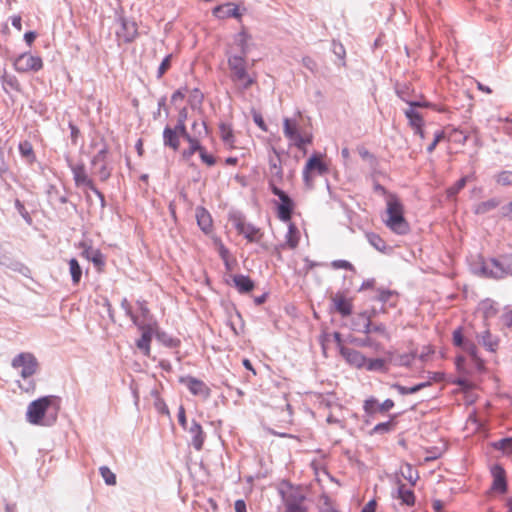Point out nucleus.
I'll use <instances>...</instances> for the list:
<instances>
[{
	"label": "nucleus",
	"mask_w": 512,
	"mask_h": 512,
	"mask_svg": "<svg viewBox=\"0 0 512 512\" xmlns=\"http://www.w3.org/2000/svg\"><path fill=\"white\" fill-rule=\"evenodd\" d=\"M98 175L102 181H105L110 177V171L107 169L105 163L100 167Z\"/></svg>",
	"instance_id": "63"
},
{
	"label": "nucleus",
	"mask_w": 512,
	"mask_h": 512,
	"mask_svg": "<svg viewBox=\"0 0 512 512\" xmlns=\"http://www.w3.org/2000/svg\"><path fill=\"white\" fill-rule=\"evenodd\" d=\"M219 135L222 142L229 148H235V136L231 124L222 122L219 124Z\"/></svg>",
	"instance_id": "25"
},
{
	"label": "nucleus",
	"mask_w": 512,
	"mask_h": 512,
	"mask_svg": "<svg viewBox=\"0 0 512 512\" xmlns=\"http://www.w3.org/2000/svg\"><path fill=\"white\" fill-rule=\"evenodd\" d=\"M369 242L378 250H383L385 248V243L383 239L377 234H370L368 236Z\"/></svg>",
	"instance_id": "49"
},
{
	"label": "nucleus",
	"mask_w": 512,
	"mask_h": 512,
	"mask_svg": "<svg viewBox=\"0 0 512 512\" xmlns=\"http://www.w3.org/2000/svg\"><path fill=\"white\" fill-rule=\"evenodd\" d=\"M12 366L20 372L22 377L27 378L36 372L38 363L33 354H18L13 359Z\"/></svg>",
	"instance_id": "12"
},
{
	"label": "nucleus",
	"mask_w": 512,
	"mask_h": 512,
	"mask_svg": "<svg viewBox=\"0 0 512 512\" xmlns=\"http://www.w3.org/2000/svg\"><path fill=\"white\" fill-rule=\"evenodd\" d=\"M377 501L375 499L370 500L365 506L362 508L361 512H376Z\"/></svg>",
	"instance_id": "60"
},
{
	"label": "nucleus",
	"mask_w": 512,
	"mask_h": 512,
	"mask_svg": "<svg viewBox=\"0 0 512 512\" xmlns=\"http://www.w3.org/2000/svg\"><path fill=\"white\" fill-rule=\"evenodd\" d=\"M189 433L192 436V444L194 448L200 451L205 441V434L203 432L201 425L193 421L189 428Z\"/></svg>",
	"instance_id": "26"
},
{
	"label": "nucleus",
	"mask_w": 512,
	"mask_h": 512,
	"mask_svg": "<svg viewBox=\"0 0 512 512\" xmlns=\"http://www.w3.org/2000/svg\"><path fill=\"white\" fill-rule=\"evenodd\" d=\"M234 507H235V512H247L246 504H245L244 500H242V499L236 500Z\"/></svg>",
	"instance_id": "64"
},
{
	"label": "nucleus",
	"mask_w": 512,
	"mask_h": 512,
	"mask_svg": "<svg viewBox=\"0 0 512 512\" xmlns=\"http://www.w3.org/2000/svg\"><path fill=\"white\" fill-rule=\"evenodd\" d=\"M405 209L396 194L387 195L384 224L393 233L405 235L410 231V225L404 216Z\"/></svg>",
	"instance_id": "1"
},
{
	"label": "nucleus",
	"mask_w": 512,
	"mask_h": 512,
	"mask_svg": "<svg viewBox=\"0 0 512 512\" xmlns=\"http://www.w3.org/2000/svg\"><path fill=\"white\" fill-rule=\"evenodd\" d=\"M234 224L238 233L243 235L248 241L254 242L260 239V230L255 228L253 225L246 223L241 218H236Z\"/></svg>",
	"instance_id": "18"
},
{
	"label": "nucleus",
	"mask_w": 512,
	"mask_h": 512,
	"mask_svg": "<svg viewBox=\"0 0 512 512\" xmlns=\"http://www.w3.org/2000/svg\"><path fill=\"white\" fill-rule=\"evenodd\" d=\"M107 156V149L100 150L92 159V164L95 165L98 162L105 163Z\"/></svg>",
	"instance_id": "58"
},
{
	"label": "nucleus",
	"mask_w": 512,
	"mask_h": 512,
	"mask_svg": "<svg viewBox=\"0 0 512 512\" xmlns=\"http://www.w3.org/2000/svg\"><path fill=\"white\" fill-rule=\"evenodd\" d=\"M502 321L506 327L512 329V310H509L503 314Z\"/></svg>",
	"instance_id": "62"
},
{
	"label": "nucleus",
	"mask_w": 512,
	"mask_h": 512,
	"mask_svg": "<svg viewBox=\"0 0 512 512\" xmlns=\"http://www.w3.org/2000/svg\"><path fill=\"white\" fill-rule=\"evenodd\" d=\"M500 204V201L497 199H489L487 201H483L476 205L475 213L476 214H485L493 209H495Z\"/></svg>",
	"instance_id": "37"
},
{
	"label": "nucleus",
	"mask_w": 512,
	"mask_h": 512,
	"mask_svg": "<svg viewBox=\"0 0 512 512\" xmlns=\"http://www.w3.org/2000/svg\"><path fill=\"white\" fill-rule=\"evenodd\" d=\"M197 223L201 230L205 233H209L212 230L213 222L209 212L203 208H197L196 210Z\"/></svg>",
	"instance_id": "28"
},
{
	"label": "nucleus",
	"mask_w": 512,
	"mask_h": 512,
	"mask_svg": "<svg viewBox=\"0 0 512 512\" xmlns=\"http://www.w3.org/2000/svg\"><path fill=\"white\" fill-rule=\"evenodd\" d=\"M481 271L484 276L495 279H502L512 275L511 264L504 265L495 258L490 259L489 262L483 263Z\"/></svg>",
	"instance_id": "11"
},
{
	"label": "nucleus",
	"mask_w": 512,
	"mask_h": 512,
	"mask_svg": "<svg viewBox=\"0 0 512 512\" xmlns=\"http://www.w3.org/2000/svg\"><path fill=\"white\" fill-rule=\"evenodd\" d=\"M271 178L269 180V187L271 192L279 198L277 203V217L283 222H290L293 211L295 209V202L278 187V183L282 180V168L276 164L271 166Z\"/></svg>",
	"instance_id": "3"
},
{
	"label": "nucleus",
	"mask_w": 512,
	"mask_h": 512,
	"mask_svg": "<svg viewBox=\"0 0 512 512\" xmlns=\"http://www.w3.org/2000/svg\"><path fill=\"white\" fill-rule=\"evenodd\" d=\"M55 406V397L44 396L28 405L26 412V419L33 425H49L50 422L46 420V415L51 408Z\"/></svg>",
	"instance_id": "5"
},
{
	"label": "nucleus",
	"mask_w": 512,
	"mask_h": 512,
	"mask_svg": "<svg viewBox=\"0 0 512 512\" xmlns=\"http://www.w3.org/2000/svg\"><path fill=\"white\" fill-rule=\"evenodd\" d=\"M331 311L340 314L343 318L349 317L353 312V298L347 293L338 291L330 296Z\"/></svg>",
	"instance_id": "10"
},
{
	"label": "nucleus",
	"mask_w": 512,
	"mask_h": 512,
	"mask_svg": "<svg viewBox=\"0 0 512 512\" xmlns=\"http://www.w3.org/2000/svg\"><path fill=\"white\" fill-rule=\"evenodd\" d=\"M393 298H396V295L394 292L390 290H381L378 293L377 300L380 302H389Z\"/></svg>",
	"instance_id": "51"
},
{
	"label": "nucleus",
	"mask_w": 512,
	"mask_h": 512,
	"mask_svg": "<svg viewBox=\"0 0 512 512\" xmlns=\"http://www.w3.org/2000/svg\"><path fill=\"white\" fill-rule=\"evenodd\" d=\"M171 60H172V54H169L167 55L161 62L159 68H158V72H157V77L158 78H161L171 67Z\"/></svg>",
	"instance_id": "44"
},
{
	"label": "nucleus",
	"mask_w": 512,
	"mask_h": 512,
	"mask_svg": "<svg viewBox=\"0 0 512 512\" xmlns=\"http://www.w3.org/2000/svg\"><path fill=\"white\" fill-rule=\"evenodd\" d=\"M141 312L143 314V317L146 321H141L138 316L133 317L134 323L138 326V328L141 331V337L137 340V348L140 350H146L148 351L150 349V343L153 334L157 331V323L155 320L152 319V317H149V310L141 306Z\"/></svg>",
	"instance_id": "6"
},
{
	"label": "nucleus",
	"mask_w": 512,
	"mask_h": 512,
	"mask_svg": "<svg viewBox=\"0 0 512 512\" xmlns=\"http://www.w3.org/2000/svg\"><path fill=\"white\" fill-rule=\"evenodd\" d=\"M478 342L490 352H495L498 348V340L492 336L489 330H485L478 335Z\"/></svg>",
	"instance_id": "31"
},
{
	"label": "nucleus",
	"mask_w": 512,
	"mask_h": 512,
	"mask_svg": "<svg viewBox=\"0 0 512 512\" xmlns=\"http://www.w3.org/2000/svg\"><path fill=\"white\" fill-rule=\"evenodd\" d=\"M99 472L107 485L116 484V475L107 466H101Z\"/></svg>",
	"instance_id": "40"
},
{
	"label": "nucleus",
	"mask_w": 512,
	"mask_h": 512,
	"mask_svg": "<svg viewBox=\"0 0 512 512\" xmlns=\"http://www.w3.org/2000/svg\"><path fill=\"white\" fill-rule=\"evenodd\" d=\"M453 343L456 347L462 348L464 343V336L462 332V328H457L453 332Z\"/></svg>",
	"instance_id": "50"
},
{
	"label": "nucleus",
	"mask_w": 512,
	"mask_h": 512,
	"mask_svg": "<svg viewBox=\"0 0 512 512\" xmlns=\"http://www.w3.org/2000/svg\"><path fill=\"white\" fill-rule=\"evenodd\" d=\"M326 421L328 424H337L340 427H343L344 416L342 406L338 404L332 405L331 411L328 413L326 417Z\"/></svg>",
	"instance_id": "32"
},
{
	"label": "nucleus",
	"mask_w": 512,
	"mask_h": 512,
	"mask_svg": "<svg viewBox=\"0 0 512 512\" xmlns=\"http://www.w3.org/2000/svg\"><path fill=\"white\" fill-rule=\"evenodd\" d=\"M230 79L241 89L247 90L256 83V75L249 74L245 56L228 57Z\"/></svg>",
	"instance_id": "4"
},
{
	"label": "nucleus",
	"mask_w": 512,
	"mask_h": 512,
	"mask_svg": "<svg viewBox=\"0 0 512 512\" xmlns=\"http://www.w3.org/2000/svg\"><path fill=\"white\" fill-rule=\"evenodd\" d=\"M250 40V36L245 31H241L238 34V44L241 48V53L245 56L248 52V42Z\"/></svg>",
	"instance_id": "43"
},
{
	"label": "nucleus",
	"mask_w": 512,
	"mask_h": 512,
	"mask_svg": "<svg viewBox=\"0 0 512 512\" xmlns=\"http://www.w3.org/2000/svg\"><path fill=\"white\" fill-rule=\"evenodd\" d=\"M495 447L497 449H500V450L504 451V452H512V437L511 438H504V439L499 440L495 444Z\"/></svg>",
	"instance_id": "48"
},
{
	"label": "nucleus",
	"mask_w": 512,
	"mask_h": 512,
	"mask_svg": "<svg viewBox=\"0 0 512 512\" xmlns=\"http://www.w3.org/2000/svg\"><path fill=\"white\" fill-rule=\"evenodd\" d=\"M359 317H361L363 320L366 321L365 325H364V331L365 333L367 334H370L372 332H380L382 333L384 336H386L385 334V329L383 326H380V325H373L371 323V315L368 313V312H362L359 314Z\"/></svg>",
	"instance_id": "36"
},
{
	"label": "nucleus",
	"mask_w": 512,
	"mask_h": 512,
	"mask_svg": "<svg viewBox=\"0 0 512 512\" xmlns=\"http://www.w3.org/2000/svg\"><path fill=\"white\" fill-rule=\"evenodd\" d=\"M119 36L124 39L125 42L130 43L138 36V26L135 21L123 19L122 20V31Z\"/></svg>",
	"instance_id": "24"
},
{
	"label": "nucleus",
	"mask_w": 512,
	"mask_h": 512,
	"mask_svg": "<svg viewBox=\"0 0 512 512\" xmlns=\"http://www.w3.org/2000/svg\"><path fill=\"white\" fill-rule=\"evenodd\" d=\"M400 500L402 505H406L409 507L414 506L416 497L412 490V487H408L406 484L398 481V489H397V497Z\"/></svg>",
	"instance_id": "22"
},
{
	"label": "nucleus",
	"mask_w": 512,
	"mask_h": 512,
	"mask_svg": "<svg viewBox=\"0 0 512 512\" xmlns=\"http://www.w3.org/2000/svg\"><path fill=\"white\" fill-rule=\"evenodd\" d=\"M1 80H2V85H3L4 90H6V91L12 90V91H16V92L20 91V89H21L20 82L16 76L5 72L2 75Z\"/></svg>",
	"instance_id": "35"
},
{
	"label": "nucleus",
	"mask_w": 512,
	"mask_h": 512,
	"mask_svg": "<svg viewBox=\"0 0 512 512\" xmlns=\"http://www.w3.org/2000/svg\"><path fill=\"white\" fill-rule=\"evenodd\" d=\"M19 151L23 157H26L31 162L35 158L32 144L29 141H23L19 144Z\"/></svg>",
	"instance_id": "39"
},
{
	"label": "nucleus",
	"mask_w": 512,
	"mask_h": 512,
	"mask_svg": "<svg viewBox=\"0 0 512 512\" xmlns=\"http://www.w3.org/2000/svg\"><path fill=\"white\" fill-rule=\"evenodd\" d=\"M466 183H467V177H462L452 187H450L448 189V191H447L448 195L449 196L456 195L461 189H463L465 187Z\"/></svg>",
	"instance_id": "45"
},
{
	"label": "nucleus",
	"mask_w": 512,
	"mask_h": 512,
	"mask_svg": "<svg viewBox=\"0 0 512 512\" xmlns=\"http://www.w3.org/2000/svg\"><path fill=\"white\" fill-rule=\"evenodd\" d=\"M199 156H200L201 160H202L205 164H207L208 166H213V165L216 163V160H215L214 156H212V155L208 154V153L206 152V149H205V148H203V149L201 150V152L199 153Z\"/></svg>",
	"instance_id": "53"
},
{
	"label": "nucleus",
	"mask_w": 512,
	"mask_h": 512,
	"mask_svg": "<svg viewBox=\"0 0 512 512\" xmlns=\"http://www.w3.org/2000/svg\"><path fill=\"white\" fill-rule=\"evenodd\" d=\"M285 239H286V245L290 249H295L298 246L299 240H300V232L295 224H293V223L289 224Z\"/></svg>",
	"instance_id": "34"
},
{
	"label": "nucleus",
	"mask_w": 512,
	"mask_h": 512,
	"mask_svg": "<svg viewBox=\"0 0 512 512\" xmlns=\"http://www.w3.org/2000/svg\"><path fill=\"white\" fill-rule=\"evenodd\" d=\"M301 112H297L294 117L283 119V134L288 140L290 146L306 153L307 146L313 142V133L306 127L301 126Z\"/></svg>",
	"instance_id": "2"
},
{
	"label": "nucleus",
	"mask_w": 512,
	"mask_h": 512,
	"mask_svg": "<svg viewBox=\"0 0 512 512\" xmlns=\"http://www.w3.org/2000/svg\"><path fill=\"white\" fill-rule=\"evenodd\" d=\"M187 116H188V111L186 108H183L180 110L179 114H178V120H177V127H178V131L181 132V134H186L187 132V128H186V120H187Z\"/></svg>",
	"instance_id": "42"
},
{
	"label": "nucleus",
	"mask_w": 512,
	"mask_h": 512,
	"mask_svg": "<svg viewBox=\"0 0 512 512\" xmlns=\"http://www.w3.org/2000/svg\"><path fill=\"white\" fill-rule=\"evenodd\" d=\"M404 114L409 121V126L412 129L419 128V126L425 125L422 115L418 111H416L414 108L409 107L408 109H406L404 111Z\"/></svg>",
	"instance_id": "33"
},
{
	"label": "nucleus",
	"mask_w": 512,
	"mask_h": 512,
	"mask_svg": "<svg viewBox=\"0 0 512 512\" xmlns=\"http://www.w3.org/2000/svg\"><path fill=\"white\" fill-rule=\"evenodd\" d=\"M346 361L359 369H365L367 371H384L386 364L384 360L375 358L368 359L365 354H342Z\"/></svg>",
	"instance_id": "8"
},
{
	"label": "nucleus",
	"mask_w": 512,
	"mask_h": 512,
	"mask_svg": "<svg viewBox=\"0 0 512 512\" xmlns=\"http://www.w3.org/2000/svg\"><path fill=\"white\" fill-rule=\"evenodd\" d=\"M43 66L42 58L30 52L20 54L13 61V67L18 73H36L42 70Z\"/></svg>",
	"instance_id": "7"
},
{
	"label": "nucleus",
	"mask_w": 512,
	"mask_h": 512,
	"mask_svg": "<svg viewBox=\"0 0 512 512\" xmlns=\"http://www.w3.org/2000/svg\"><path fill=\"white\" fill-rule=\"evenodd\" d=\"M328 172L327 165L322 161L321 155L311 156L303 170V180L309 188L313 186L314 174L323 175Z\"/></svg>",
	"instance_id": "9"
},
{
	"label": "nucleus",
	"mask_w": 512,
	"mask_h": 512,
	"mask_svg": "<svg viewBox=\"0 0 512 512\" xmlns=\"http://www.w3.org/2000/svg\"><path fill=\"white\" fill-rule=\"evenodd\" d=\"M331 267L334 269H344L354 271V266L347 260H334L331 262Z\"/></svg>",
	"instance_id": "46"
},
{
	"label": "nucleus",
	"mask_w": 512,
	"mask_h": 512,
	"mask_svg": "<svg viewBox=\"0 0 512 512\" xmlns=\"http://www.w3.org/2000/svg\"><path fill=\"white\" fill-rule=\"evenodd\" d=\"M491 474L493 477V482L491 489L498 493H505L507 491V481H506V472L505 470L499 466L494 465L491 468Z\"/></svg>",
	"instance_id": "19"
},
{
	"label": "nucleus",
	"mask_w": 512,
	"mask_h": 512,
	"mask_svg": "<svg viewBox=\"0 0 512 512\" xmlns=\"http://www.w3.org/2000/svg\"><path fill=\"white\" fill-rule=\"evenodd\" d=\"M69 268L73 283L78 284L82 276V269L75 258L69 261Z\"/></svg>",
	"instance_id": "38"
},
{
	"label": "nucleus",
	"mask_w": 512,
	"mask_h": 512,
	"mask_svg": "<svg viewBox=\"0 0 512 512\" xmlns=\"http://www.w3.org/2000/svg\"><path fill=\"white\" fill-rule=\"evenodd\" d=\"M305 496L301 493H291L284 500L285 512H307Z\"/></svg>",
	"instance_id": "17"
},
{
	"label": "nucleus",
	"mask_w": 512,
	"mask_h": 512,
	"mask_svg": "<svg viewBox=\"0 0 512 512\" xmlns=\"http://www.w3.org/2000/svg\"><path fill=\"white\" fill-rule=\"evenodd\" d=\"M321 345L324 351L327 350H339L343 352L340 333H323L321 336Z\"/></svg>",
	"instance_id": "23"
},
{
	"label": "nucleus",
	"mask_w": 512,
	"mask_h": 512,
	"mask_svg": "<svg viewBox=\"0 0 512 512\" xmlns=\"http://www.w3.org/2000/svg\"><path fill=\"white\" fill-rule=\"evenodd\" d=\"M253 120H254L255 124H256V125H257L261 130H262V131H265V132L267 131V126H266V124H265V122H264V119H263V117L261 116V114H260V113L255 112V113L253 114Z\"/></svg>",
	"instance_id": "57"
},
{
	"label": "nucleus",
	"mask_w": 512,
	"mask_h": 512,
	"mask_svg": "<svg viewBox=\"0 0 512 512\" xmlns=\"http://www.w3.org/2000/svg\"><path fill=\"white\" fill-rule=\"evenodd\" d=\"M178 421H179V424L183 428H186V426H187V419H186V415H185V409H184L183 406H180V408H179Z\"/></svg>",
	"instance_id": "61"
},
{
	"label": "nucleus",
	"mask_w": 512,
	"mask_h": 512,
	"mask_svg": "<svg viewBox=\"0 0 512 512\" xmlns=\"http://www.w3.org/2000/svg\"><path fill=\"white\" fill-rule=\"evenodd\" d=\"M407 104H409L410 107L412 108H416V107H422V108H435V104L431 103V102H428L426 100H422V101H407V100H404Z\"/></svg>",
	"instance_id": "52"
},
{
	"label": "nucleus",
	"mask_w": 512,
	"mask_h": 512,
	"mask_svg": "<svg viewBox=\"0 0 512 512\" xmlns=\"http://www.w3.org/2000/svg\"><path fill=\"white\" fill-rule=\"evenodd\" d=\"M213 15L220 19L237 18L240 19L242 14L239 12L237 5L233 3H226L218 5L213 9Z\"/></svg>",
	"instance_id": "20"
},
{
	"label": "nucleus",
	"mask_w": 512,
	"mask_h": 512,
	"mask_svg": "<svg viewBox=\"0 0 512 512\" xmlns=\"http://www.w3.org/2000/svg\"><path fill=\"white\" fill-rule=\"evenodd\" d=\"M394 407V402L391 399H386L383 403L379 404L378 401L370 397L364 401L363 409L369 416H373L377 412H387Z\"/></svg>",
	"instance_id": "16"
},
{
	"label": "nucleus",
	"mask_w": 512,
	"mask_h": 512,
	"mask_svg": "<svg viewBox=\"0 0 512 512\" xmlns=\"http://www.w3.org/2000/svg\"><path fill=\"white\" fill-rule=\"evenodd\" d=\"M181 136L189 144V147L187 149H184L182 152L183 158L190 159L196 152L200 153L201 150L204 148L201 146L199 140L192 137L188 132H186V134H181Z\"/></svg>",
	"instance_id": "27"
},
{
	"label": "nucleus",
	"mask_w": 512,
	"mask_h": 512,
	"mask_svg": "<svg viewBox=\"0 0 512 512\" xmlns=\"http://www.w3.org/2000/svg\"><path fill=\"white\" fill-rule=\"evenodd\" d=\"M392 429V422L389 421V422H383V423H379L377 424L373 431L374 432H377V433H381V432H388Z\"/></svg>",
	"instance_id": "56"
},
{
	"label": "nucleus",
	"mask_w": 512,
	"mask_h": 512,
	"mask_svg": "<svg viewBox=\"0 0 512 512\" xmlns=\"http://www.w3.org/2000/svg\"><path fill=\"white\" fill-rule=\"evenodd\" d=\"M497 182L502 185L512 184V173L502 172L497 176Z\"/></svg>",
	"instance_id": "55"
},
{
	"label": "nucleus",
	"mask_w": 512,
	"mask_h": 512,
	"mask_svg": "<svg viewBox=\"0 0 512 512\" xmlns=\"http://www.w3.org/2000/svg\"><path fill=\"white\" fill-rule=\"evenodd\" d=\"M233 282L239 293H248L252 291L255 286L249 276L242 274L233 276Z\"/></svg>",
	"instance_id": "29"
},
{
	"label": "nucleus",
	"mask_w": 512,
	"mask_h": 512,
	"mask_svg": "<svg viewBox=\"0 0 512 512\" xmlns=\"http://www.w3.org/2000/svg\"><path fill=\"white\" fill-rule=\"evenodd\" d=\"M399 474L409 482L411 487L415 486L419 479L418 471L409 463H404L400 466Z\"/></svg>",
	"instance_id": "30"
},
{
	"label": "nucleus",
	"mask_w": 512,
	"mask_h": 512,
	"mask_svg": "<svg viewBox=\"0 0 512 512\" xmlns=\"http://www.w3.org/2000/svg\"><path fill=\"white\" fill-rule=\"evenodd\" d=\"M180 382L183 383L195 396L207 399L211 394L210 388L202 380L197 378L187 376L181 378Z\"/></svg>",
	"instance_id": "15"
},
{
	"label": "nucleus",
	"mask_w": 512,
	"mask_h": 512,
	"mask_svg": "<svg viewBox=\"0 0 512 512\" xmlns=\"http://www.w3.org/2000/svg\"><path fill=\"white\" fill-rule=\"evenodd\" d=\"M444 137H445V134H444V132H443V131L437 132V133L435 134V136H434V140H433V142H432V143L427 147V152H428V153H432V152L435 150V148H436L437 144H438L442 139H444Z\"/></svg>",
	"instance_id": "54"
},
{
	"label": "nucleus",
	"mask_w": 512,
	"mask_h": 512,
	"mask_svg": "<svg viewBox=\"0 0 512 512\" xmlns=\"http://www.w3.org/2000/svg\"><path fill=\"white\" fill-rule=\"evenodd\" d=\"M71 170L73 173V179L75 181V185L77 187H85L91 191H93L97 196H99L103 200L102 193L95 187L92 179L86 173V169L84 164H75L71 165Z\"/></svg>",
	"instance_id": "13"
},
{
	"label": "nucleus",
	"mask_w": 512,
	"mask_h": 512,
	"mask_svg": "<svg viewBox=\"0 0 512 512\" xmlns=\"http://www.w3.org/2000/svg\"><path fill=\"white\" fill-rule=\"evenodd\" d=\"M501 216L508 220H512V201L501 208Z\"/></svg>",
	"instance_id": "59"
},
{
	"label": "nucleus",
	"mask_w": 512,
	"mask_h": 512,
	"mask_svg": "<svg viewBox=\"0 0 512 512\" xmlns=\"http://www.w3.org/2000/svg\"><path fill=\"white\" fill-rule=\"evenodd\" d=\"M181 137V132L178 131L177 126H175V128L167 126L163 131L164 145L170 147L174 151H177L179 149Z\"/></svg>",
	"instance_id": "21"
},
{
	"label": "nucleus",
	"mask_w": 512,
	"mask_h": 512,
	"mask_svg": "<svg viewBox=\"0 0 512 512\" xmlns=\"http://www.w3.org/2000/svg\"><path fill=\"white\" fill-rule=\"evenodd\" d=\"M429 383L426 382V383H421V384H417L413 387H405V386H401V385H396L395 388L397 389V391L402 394V395H406V394H413V393H416L418 392L419 390H421L422 388L428 386Z\"/></svg>",
	"instance_id": "41"
},
{
	"label": "nucleus",
	"mask_w": 512,
	"mask_h": 512,
	"mask_svg": "<svg viewBox=\"0 0 512 512\" xmlns=\"http://www.w3.org/2000/svg\"><path fill=\"white\" fill-rule=\"evenodd\" d=\"M449 139L455 141V142H458L460 144H465L467 139H468V136L463 134L461 131H459L458 129H453L450 133H449Z\"/></svg>",
	"instance_id": "47"
},
{
	"label": "nucleus",
	"mask_w": 512,
	"mask_h": 512,
	"mask_svg": "<svg viewBox=\"0 0 512 512\" xmlns=\"http://www.w3.org/2000/svg\"><path fill=\"white\" fill-rule=\"evenodd\" d=\"M456 365L459 370L467 374L481 371L484 368L483 361L478 354H464L456 358Z\"/></svg>",
	"instance_id": "14"
}]
</instances>
